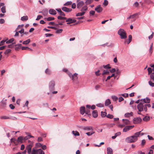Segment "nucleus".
Segmentation results:
<instances>
[{"label": "nucleus", "instance_id": "nucleus-14", "mask_svg": "<svg viewBox=\"0 0 154 154\" xmlns=\"http://www.w3.org/2000/svg\"><path fill=\"white\" fill-rule=\"evenodd\" d=\"M141 132V131L137 132L134 133V135H133L137 141L138 140V137H139L140 134Z\"/></svg>", "mask_w": 154, "mask_h": 154}, {"label": "nucleus", "instance_id": "nucleus-47", "mask_svg": "<svg viewBox=\"0 0 154 154\" xmlns=\"http://www.w3.org/2000/svg\"><path fill=\"white\" fill-rule=\"evenodd\" d=\"M106 117L110 119H112L113 118V116L112 115L108 114L106 116Z\"/></svg>", "mask_w": 154, "mask_h": 154}, {"label": "nucleus", "instance_id": "nucleus-48", "mask_svg": "<svg viewBox=\"0 0 154 154\" xmlns=\"http://www.w3.org/2000/svg\"><path fill=\"white\" fill-rule=\"evenodd\" d=\"M57 18L58 19L61 20H66V17H61V16H58Z\"/></svg>", "mask_w": 154, "mask_h": 154}, {"label": "nucleus", "instance_id": "nucleus-27", "mask_svg": "<svg viewBox=\"0 0 154 154\" xmlns=\"http://www.w3.org/2000/svg\"><path fill=\"white\" fill-rule=\"evenodd\" d=\"M86 107L87 108H90L92 109H94L95 108V105H92V106H91L90 105H88L86 106Z\"/></svg>", "mask_w": 154, "mask_h": 154}, {"label": "nucleus", "instance_id": "nucleus-46", "mask_svg": "<svg viewBox=\"0 0 154 154\" xmlns=\"http://www.w3.org/2000/svg\"><path fill=\"white\" fill-rule=\"evenodd\" d=\"M46 19L48 21H50L54 20V17H49L47 18Z\"/></svg>", "mask_w": 154, "mask_h": 154}, {"label": "nucleus", "instance_id": "nucleus-55", "mask_svg": "<svg viewBox=\"0 0 154 154\" xmlns=\"http://www.w3.org/2000/svg\"><path fill=\"white\" fill-rule=\"evenodd\" d=\"M109 73V72L107 70H104L102 73V74L103 75H105V74H108Z\"/></svg>", "mask_w": 154, "mask_h": 154}, {"label": "nucleus", "instance_id": "nucleus-41", "mask_svg": "<svg viewBox=\"0 0 154 154\" xmlns=\"http://www.w3.org/2000/svg\"><path fill=\"white\" fill-rule=\"evenodd\" d=\"M14 40V38H12L9 40L6 41V43L7 44H9L12 43L13 42Z\"/></svg>", "mask_w": 154, "mask_h": 154}, {"label": "nucleus", "instance_id": "nucleus-28", "mask_svg": "<svg viewBox=\"0 0 154 154\" xmlns=\"http://www.w3.org/2000/svg\"><path fill=\"white\" fill-rule=\"evenodd\" d=\"M90 108H86L85 109V113L88 115H91V112L90 110Z\"/></svg>", "mask_w": 154, "mask_h": 154}, {"label": "nucleus", "instance_id": "nucleus-10", "mask_svg": "<svg viewBox=\"0 0 154 154\" xmlns=\"http://www.w3.org/2000/svg\"><path fill=\"white\" fill-rule=\"evenodd\" d=\"M82 128L83 130L87 131H92L93 130V128L91 126H84Z\"/></svg>", "mask_w": 154, "mask_h": 154}, {"label": "nucleus", "instance_id": "nucleus-13", "mask_svg": "<svg viewBox=\"0 0 154 154\" xmlns=\"http://www.w3.org/2000/svg\"><path fill=\"white\" fill-rule=\"evenodd\" d=\"M62 10L66 12H69L72 11V9L70 8H68L66 7H63L62 8Z\"/></svg>", "mask_w": 154, "mask_h": 154}, {"label": "nucleus", "instance_id": "nucleus-59", "mask_svg": "<svg viewBox=\"0 0 154 154\" xmlns=\"http://www.w3.org/2000/svg\"><path fill=\"white\" fill-rule=\"evenodd\" d=\"M115 125V124L113 123V124H107V126L108 127H113V125Z\"/></svg>", "mask_w": 154, "mask_h": 154}, {"label": "nucleus", "instance_id": "nucleus-44", "mask_svg": "<svg viewBox=\"0 0 154 154\" xmlns=\"http://www.w3.org/2000/svg\"><path fill=\"white\" fill-rule=\"evenodd\" d=\"M72 4L71 1L67 2L64 4V6H68L71 5Z\"/></svg>", "mask_w": 154, "mask_h": 154}, {"label": "nucleus", "instance_id": "nucleus-25", "mask_svg": "<svg viewBox=\"0 0 154 154\" xmlns=\"http://www.w3.org/2000/svg\"><path fill=\"white\" fill-rule=\"evenodd\" d=\"M28 17L27 16H23L21 18V20L23 21H25L28 20Z\"/></svg>", "mask_w": 154, "mask_h": 154}, {"label": "nucleus", "instance_id": "nucleus-45", "mask_svg": "<svg viewBox=\"0 0 154 154\" xmlns=\"http://www.w3.org/2000/svg\"><path fill=\"white\" fill-rule=\"evenodd\" d=\"M150 119V118L148 116H146L143 118V120L144 121H148Z\"/></svg>", "mask_w": 154, "mask_h": 154}, {"label": "nucleus", "instance_id": "nucleus-3", "mask_svg": "<svg viewBox=\"0 0 154 154\" xmlns=\"http://www.w3.org/2000/svg\"><path fill=\"white\" fill-rule=\"evenodd\" d=\"M32 154H45V152L41 149H35L33 148L32 150Z\"/></svg>", "mask_w": 154, "mask_h": 154}, {"label": "nucleus", "instance_id": "nucleus-37", "mask_svg": "<svg viewBox=\"0 0 154 154\" xmlns=\"http://www.w3.org/2000/svg\"><path fill=\"white\" fill-rule=\"evenodd\" d=\"M106 112H103L102 111L101 112V116L102 117H105L106 116Z\"/></svg>", "mask_w": 154, "mask_h": 154}, {"label": "nucleus", "instance_id": "nucleus-49", "mask_svg": "<svg viewBox=\"0 0 154 154\" xmlns=\"http://www.w3.org/2000/svg\"><path fill=\"white\" fill-rule=\"evenodd\" d=\"M96 106L98 107H103L104 105L101 103H99L97 104L96 105Z\"/></svg>", "mask_w": 154, "mask_h": 154}, {"label": "nucleus", "instance_id": "nucleus-7", "mask_svg": "<svg viewBox=\"0 0 154 154\" xmlns=\"http://www.w3.org/2000/svg\"><path fill=\"white\" fill-rule=\"evenodd\" d=\"M66 22H67V24H70L75 23L76 22V20L74 19H72L71 18L66 19Z\"/></svg>", "mask_w": 154, "mask_h": 154}, {"label": "nucleus", "instance_id": "nucleus-42", "mask_svg": "<svg viewBox=\"0 0 154 154\" xmlns=\"http://www.w3.org/2000/svg\"><path fill=\"white\" fill-rule=\"evenodd\" d=\"M16 140V139L14 138H11L10 140L11 143H14L15 145H17V144L15 142Z\"/></svg>", "mask_w": 154, "mask_h": 154}, {"label": "nucleus", "instance_id": "nucleus-43", "mask_svg": "<svg viewBox=\"0 0 154 154\" xmlns=\"http://www.w3.org/2000/svg\"><path fill=\"white\" fill-rule=\"evenodd\" d=\"M21 44H20L19 45H16V47L15 48V50H16L17 51L20 48V47L21 46Z\"/></svg>", "mask_w": 154, "mask_h": 154}, {"label": "nucleus", "instance_id": "nucleus-17", "mask_svg": "<svg viewBox=\"0 0 154 154\" xmlns=\"http://www.w3.org/2000/svg\"><path fill=\"white\" fill-rule=\"evenodd\" d=\"M85 109L84 106H81L80 108V113L83 115L85 113Z\"/></svg>", "mask_w": 154, "mask_h": 154}, {"label": "nucleus", "instance_id": "nucleus-64", "mask_svg": "<svg viewBox=\"0 0 154 154\" xmlns=\"http://www.w3.org/2000/svg\"><path fill=\"white\" fill-rule=\"evenodd\" d=\"M1 118L3 119H8L10 118L8 116H5L2 117Z\"/></svg>", "mask_w": 154, "mask_h": 154}, {"label": "nucleus", "instance_id": "nucleus-36", "mask_svg": "<svg viewBox=\"0 0 154 154\" xmlns=\"http://www.w3.org/2000/svg\"><path fill=\"white\" fill-rule=\"evenodd\" d=\"M1 11L2 13H6V8L5 6H3L1 9Z\"/></svg>", "mask_w": 154, "mask_h": 154}, {"label": "nucleus", "instance_id": "nucleus-22", "mask_svg": "<svg viewBox=\"0 0 154 154\" xmlns=\"http://www.w3.org/2000/svg\"><path fill=\"white\" fill-rule=\"evenodd\" d=\"M63 72L66 73L68 75H69V77H71V73L69 72V71H68V70L66 68H64L63 69Z\"/></svg>", "mask_w": 154, "mask_h": 154}, {"label": "nucleus", "instance_id": "nucleus-31", "mask_svg": "<svg viewBox=\"0 0 154 154\" xmlns=\"http://www.w3.org/2000/svg\"><path fill=\"white\" fill-rule=\"evenodd\" d=\"M122 121L124 123L125 125H128L129 124L130 122L129 120L126 119H123Z\"/></svg>", "mask_w": 154, "mask_h": 154}, {"label": "nucleus", "instance_id": "nucleus-24", "mask_svg": "<svg viewBox=\"0 0 154 154\" xmlns=\"http://www.w3.org/2000/svg\"><path fill=\"white\" fill-rule=\"evenodd\" d=\"M107 154H112V150L110 147H108L107 149Z\"/></svg>", "mask_w": 154, "mask_h": 154}, {"label": "nucleus", "instance_id": "nucleus-63", "mask_svg": "<svg viewBox=\"0 0 154 154\" xmlns=\"http://www.w3.org/2000/svg\"><path fill=\"white\" fill-rule=\"evenodd\" d=\"M36 146L37 147H42V145L41 143H37L36 144Z\"/></svg>", "mask_w": 154, "mask_h": 154}, {"label": "nucleus", "instance_id": "nucleus-11", "mask_svg": "<svg viewBox=\"0 0 154 154\" xmlns=\"http://www.w3.org/2000/svg\"><path fill=\"white\" fill-rule=\"evenodd\" d=\"M134 127V125L126 126L123 128V131L124 132H126L132 128Z\"/></svg>", "mask_w": 154, "mask_h": 154}, {"label": "nucleus", "instance_id": "nucleus-53", "mask_svg": "<svg viewBox=\"0 0 154 154\" xmlns=\"http://www.w3.org/2000/svg\"><path fill=\"white\" fill-rule=\"evenodd\" d=\"M93 0H88L87 1H86L85 3L86 5L90 4L93 2Z\"/></svg>", "mask_w": 154, "mask_h": 154}, {"label": "nucleus", "instance_id": "nucleus-61", "mask_svg": "<svg viewBox=\"0 0 154 154\" xmlns=\"http://www.w3.org/2000/svg\"><path fill=\"white\" fill-rule=\"evenodd\" d=\"M149 85L150 86H152V87L154 86V83L152 82L151 81H149Z\"/></svg>", "mask_w": 154, "mask_h": 154}, {"label": "nucleus", "instance_id": "nucleus-52", "mask_svg": "<svg viewBox=\"0 0 154 154\" xmlns=\"http://www.w3.org/2000/svg\"><path fill=\"white\" fill-rule=\"evenodd\" d=\"M112 98L113 100L116 101L118 99V97L115 96H112Z\"/></svg>", "mask_w": 154, "mask_h": 154}, {"label": "nucleus", "instance_id": "nucleus-8", "mask_svg": "<svg viewBox=\"0 0 154 154\" xmlns=\"http://www.w3.org/2000/svg\"><path fill=\"white\" fill-rule=\"evenodd\" d=\"M77 7L78 8H80L84 5V2L83 1H80V0H77Z\"/></svg>", "mask_w": 154, "mask_h": 154}, {"label": "nucleus", "instance_id": "nucleus-40", "mask_svg": "<svg viewBox=\"0 0 154 154\" xmlns=\"http://www.w3.org/2000/svg\"><path fill=\"white\" fill-rule=\"evenodd\" d=\"M22 50H29L30 51H32V50L30 48L28 47H22Z\"/></svg>", "mask_w": 154, "mask_h": 154}, {"label": "nucleus", "instance_id": "nucleus-2", "mask_svg": "<svg viewBox=\"0 0 154 154\" xmlns=\"http://www.w3.org/2000/svg\"><path fill=\"white\" fill-rule=\"evenodd\" d=\"M125 140L126 142L128 143H134L137 141L133 135L127 137Z\"/></svg>", "mask_w": 154, "mask_h": 154}, {"label": "nucleus", "instance_id": "nucleus-18", "mask_svg": "<svg viewBox=\"0 0 154 154\" xmlns=\"http://www.w3.org/2000/svg\"><path fill=\"white\" fill-rule=\"evenodd\" d=\"M23 137L22 136L19 137L17 139V141L18 143H22L23 142Z\"/></svg>", "mask_w": 154, "mask_h": 154}, {"label": "nucleus", "instance_id": "nucleus-62", "mask_svg": "<svg viewBox=\"0 0 154 154\" xmlns=\"http://www.w3.org/2000/svg\"><path fill=\"white\" fill-rule=\"evenodd\" d=\"M48 28L52 29H55V30H56L57 29V28L56 27H55V26H48Z\"/></svg>", "mask_w": 154, "mask_h": 154}, {"label": "nucleus", "instance_id": "nucleus-56", "mask_svg": "<svg viewBox=\"0 0 154 154\" xmlns=\"http://www.w3.org/2000/svg\"><path fill=\"white\" fill-rule=\"evenodd\" d=\"M108 1L106 0H105L104 1V2L103 4L105 6H107L108 4Z\"/></svg>", "mask_w": 154, "mask_h": 154}, {"label": "nucleus", "instance_id": "nucleus-5", "mask_svg": "<svg viewBox=\"0 0 154 154\" xmlns=\"http://www.w3.org/2000/svg\"><path fill=\"white\" fill-rule=\"evenodd\" d=\"M55 83L53 81H51L49 83V88L50 90L52 91L54 89Z\"/></svg>", "mask_w": 154, "mask_h": 154}, {"label": "nucleus", "instance_id": "nucleus-32", "mask_svg": "<svg viewBox=\"0 0 154 154\" xmlns=\"http://www.w3.org/2000/svg\"><path fill=\"white\" fill-rule=\"evenodd\" d=\"M152 46L153 43H152L150 45V48L149 49V52L150 54L151 55L152 54Z\"/></svg>", "mask_w": 154, "mask_h": 154}, {"label": "nucleus", "instance_id": "nucleus-29", "mask_svg": "<svg viewBox=\"0 0 154 154\" xmlns=\"http://www.w3.org/2000/svg\"><path fill=\"white\" fill-rule=\"evenodd\" d=\"M111 103V101L109 99L106 100L105 101V105L106 106H107Z\"/></svg>", "mask_w": 154, "mask_h": 154}, {"label": "nucleus", "instance_id": "nucleus-50", "mask_svg": "<svg viewBox=\"0 0 154 154\" xmlns=\"http://www.w3.org/2000/svg\"><path fill=\"white\" fill-rule=\"evenodd\" d=\"M95 13V11H91L89 12L90 16H91L92 15H94Z\"/></svg>", "mask_w": 154, "mask_h": 154}, {"label": "nucleus", "instance_id": "nucleus-16", "mask_svg": "<svg viewBox=\"0 0 154 154\" xmlns=\"http://www.w3.org/2000/svg\"><path fill=\"white\" fill-rule=\"evenodd\" d=\"M140 101L144 103H149L150 101V100L149 98L146 97V98L140 100Z\"/></svg>", "mask_w": 154, "mask_h": 154}, {"label": "nucleus", "instance_id": "nucleus-60", "mask_svg": "<svg viewBox=\"0 0 154 154\" xmlns=\"http://www.w3.org/2000/svg\"><path fill=\"white\" fill-rule=\"evenodd\" d=\"M150 78L154 81V72L152 73L150 75Z\"/></svg>", "mask_w": 154, "mask_h": 154}, {"label": "nucleus", "instance_id": "nucleus-58", "mask_svg": "<svg viewBox=\"0 0 154 154\" xmlns=\"http://www.w3.org/2000/svg\"><path fill=\"white\" fill-rule=\"evenodd\" d=\"M45 72L48 74H49L51 73L50 71L48 68H47L45 70Z\"/></svg>", "mask_w": 154, "mask_h": 154}, {"label": "nucleus", "instance_id": "nucleus-9", "mask_svg": "<svg viewBox=\"0 0 154 154\" xmlns=\"http://www.w3.org/2000/svg\"><path fill=\"white\" fill-rule=\"evenodd\" d=\"M95 10L98 13H100L102 11L103 8L100 5H99L95 8Z\"/></svg>", "mask_w": 154, "mask_h": 154}, {"label": "nucleus", "instance_id": "nucleus-54", "mask_svg": "<svg viewBox=\"0 0 154 154\" xmlns=\"http://www.w3.org/2000/svg\"><path fill=\"white\" fill-rule=\"evenodd\" d=\"M63 31V30L62 29H58L56 31V33L57 34L60 33L62 32Z\"/></svg>", "mask_w": 154, "mask_h": 154}, {"label": "nucleus", "instance_id": "nucleus-30", "mask_svg": "<svg viewBox=\"0 0 154 154\" xmlns=\"http://www.w3.org/2000/svg\"><path fill=\"white\" fill-rule=\"evenodd\" d=\"M72 133L75 136H79L80 134L77 131H73L72 132Z\"/></svg>", "mask_w": 154, "mask_h": 154}, {"label": "nucleus", "instance_id": "nucleus-51", "mask_svg": "<svg viewBox=\"0 0 154 154\" xmlns=\"http://www.w3.org/2000/svg\"><path fill=\"white\" fill-rule=\"evenodd\" d=\"M11 50L10 49H7L5 52V54H7L11 52Z\"/></svg>", "mask_w": 154, "mask_h": 154}, {"label": "nucleus", "instance_id": "nucleus-57", "mask_svg": "<svg viewBox=\"0 0 154 154\" xmlns=\"http://www.w3.org/2000/svg\"><path fill=\"white\" fill-rule=\"evenodd\" d=\"M146 143V141L145 140H143L141 141V145L142 146H143L144 145H145V144Z\"/></svg>", "mask_w": 154, "mask_h": 154}, {"label": "nucleus", "instance_id": "nucleus-12", "mask_svg": "<svg viewBox=\"0 0 154 154\" xmlns=\"http://www.w3.org/2000/svg\"><path fill=\"white\" fill-rule=\"evenodd\" d=\"M133 121L134 123L138 124L141 122L142 119L140 117H137L134 118Z\"/></svg>", "mask_w": 154, "mask_h": 154}, {"label": "nucleus", "instance_id": "nucleus-4", "mask_svg": "<svg viewBox=\"0 0 154 154\" xmlns=\"http://www.w3.org/2000/svg\"><path fill=\"white\" fill-rule=\"evenodd\" d=\"M33 143L28 145L26 147V149L27 150L28 154H32V149L33 146Z\"/></svg>", "mask_w": 154, "mask_h": 154}, {"label": "nucleus", "instance_id": "nucleus-33", "mask_svg": "<svg viewBox=\"0 0 154 154\" xmlns=\"http://www.w3.org/2000/svg\"><path fill=\"white\" fill-rule=\"evenodd\" d=\"M95 133V132L93 131H91L90 132H87L86 134L88 136H90L91 135H92L93 134Z\"/></svg>", "mask_w": 154, "mask_h": 154}, {"label": "nucleus", "instance_id": "nucleus-35", "mask_svg": "<svg viewBox=\"0 0 154 154\" xmlns=\"http://www.w3.org/2000/svg\"><path fill=\"white\" fill-rule=\"evenodd\" d=\"M88 10V8L87 6H83L82 8L81 11L82 12H84V11H87Z\"/></svg>", "mask_w": 154, "mask_h": 154}, {"label": "nucleus", "instance_id": "nucleus-21", "mask_svg": "<svg viewBox=\"0 0 154 154\" xmlns=\"http://www.w3.org/2000/svg\"><path fill=\"white\" fill-rule=\"evenodd\" d=\"M49 13L52 15H55L57 12L55 10L53 9H51L49 11Z\"/></svg>", "mask_w": 154, "mask_h": 154}, {"label": "nucleus", "instance_id": "nucleus-19", "mask_svg": "<svg viewBox=\"0 0 154 154\" xmlns=\"http://www.w3.org/2000/svg\"><path fill=\"white\" fill-rule=\"evenodd\" d=\"M92 115L94 118H97L98 116L97 112L96 110H94L92 111Z\"/></svg>", "mask_w": 154, "mask_h": 154}, {"label": "nucleus", "instance_id": "nucleus-15", "mask_svg": "<svg viewBox=\"0 0 154 154\" xmlns=\"http://www.w3.org/2000/svg\"><path fill=\"white\" fill-rule=\"evenodd\" d=\"M78 74L76 73H74L73 75H72L71 74V77H70L71 78H72V80L74 81L75 80H76L78 79Z\"/></svg>", "mask_w": 154, "mask_h": 154}, {"label": "nucleus", "instance_id": "nucleus-39", "mask_svg": "<svg viewBox=\"0 0 154 154\" xmlns=\"http://www.w3.org/2000/svg\"><path fill=\"white\" fill-rule=\"evenodd\" d=\"M85 13V12H79L76 15V16H82L84 15Z\"/></svg>", "mask_w": 154, "mask_h": 154}, {"label": "nucleus", "instance_id": "nucleus-26", "mask_svg": "<svg viewBox=\"0 0 154 154\" xmlns=\"http://www.w3.org/2000/svg\"><path fill=\"white\" fill-rule=\"evenodd\" d=\"M133 112H131L130 113H125V117H129L131 116H132L133 115Z\"/></svg>", "mask_w": 154, "mask_h": 154}, {"label": "nucleus", "instance_id": "nucleus-20", "mask_svg": "<svg viewBox=\"0 0 154 154\" xmlns=\"http://www.w3.org/2000/svg\"><path fill=\"white\" fill-rule=\"evenodd\" d=\"M56 10L59 13V14L61 16H65V14L62 11L60 8H58L56 9Z\"/></svg>", "mask_w": 154, "mask_h": 154}, {"label": "nucleus", "instance_id": "nucleus-6", "mask_svg": "<svg viewBox=\"0 0 154 154\" xmlns=\"http://www.w3.org/2000/svg\"><path fill=\"white\" fill-rule=\"evenodd\" d=\"M143 103H142V102L140 103L137 106V109L139 112H142L143 110Z\"/></svg>", "mask_w": 154, "mask_h": 154}, {"label": "nucleus", "instance_id": "nucleus-34", "mask_svg": "<svg viewBox=\"0 0 154 154\" xmlns=\"http://www.w3.org/2000/svg\"><path fill=\"white\" fill-rule=\"evenodd\" d=\"M147 70L148 72V74L149 75L152 72V71L154 72V68H152H152H148Z\"/></svg>", "mask_w": 154, "mask_h": 154}, {"label": "nucleus", "instance_id": "nucleus-38", "mask_svg": "<svg viewBox=\"0 0 154 154\" xmlns=\"http://www.w3.org/2000/svg\"><path fill=\"white\" fill-rule=\"evenodd\" d=\"M30 42V40L29 39H28L26 40L23 41V44L24 45H27Z\"/></svg>", "mask_w": 154, "mask_h": 154}, {"label": "nucleus", "instance_id": "nucleus-23", "mask_svg": "<svg viewBox=\"0 0 154 154\" xmlns=\"http://www.w3.org/2000/svg\"><path fill=\"white\" fill-rule=\"evenodd\" d=\"M40 13H42V14L44 16H46L48 14V10L47 9L43 10L42 11L40 12Z\"/></svg>", "mask_w": 154, "mask_h": 154}, {"label": "nucleus", "instance_id": "nucleus-1", "mask_svg": "<svg viewBox=\"0 0 154 154\" xmlns=\"http://www.w3.org/2000/svg\"><path fill=\"white\" fill-rule=\"evenodd\" d=\"M118 34L120 36V38L122 39H125L127 38V34L124 29H120L118 31Z\"/></svg>", "mask_w": 154, "mask_h": 154}]
</instances>
